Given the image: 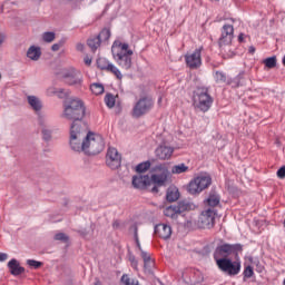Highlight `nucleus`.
<instances>
[{
	"instance_id": "nucleus-48",
	"label": "nucleus",
	"mask_w": 285,
	"mask_h": 285,
	"mask_svg": "<svg viewBox=\"0 0 285 285\" xmlns=\"http://www.w3.org/2000/svg\"><path fill=\"white\" fill-rule=\"evenodd\" d=\"M4 41H6V35L0 33V46H3Z\"/></svg>"
},
{
	"instance_id": "nucleus-54",
	"label": "nucleus",
	"mask_w": 285,
	"mask_h": 285,
	"mask_svg": "<svg viewBox=\"0 0 285 285\" xmlns=\"http://www.w3.org/2000/svg\"><path fill=\"white\" fill-rule=\"evenodd\" d=\"M238 1L244 2V1H246V0H238Z\"/></svg>"
},
{
	"instance_id": "nucleus-27",
	"label": "nucleus",
	"mask_w": 285,
	"mask_h": 285,
	"mask_svg": "<svg viewBox=\"0 0 285 285\" xmlns=\"http://www.w3.org/2000/svg\"><path fill=\"white\" fill-rule=\"evenodd\" d=\"M104 85L99 82H94L90 86V91L92 92V95H104Z\"/></svg>"
},
{
	"instance_id": "nucleus-52",
	"label": "nucleus",
	"mask_w": 285,
	"mask_h": 285,
	"mask_svg": "<svg viewBox=\"0 0 285 285\" xmlns=\"http://www.w3.org/2000/svg\"><path fill=\"white\" fill-rule=\"evenodd\" d=\"M158 104H161V98L158 99Z\"/></svg>"
},
{
	"instance_id": "nucleus-47",
	"label": "nucleus",
	"mask_w": 285,
	"mask_h": 285,
	"mask_svg": "<svg viewBox=\"0 0 285 285\" xmlns=\"http://www.w3.org/2000/svg\"><path fill=\"white\" fill-rule=\"evenodd\" d=\"M8 259L7 253H0V262H6Z\"/></svg>"
},
{
	"instance_id": "nucleus-34",
	"label": "nucleus",
	"mask_w": 285,
	"mask_h": 285,
	"mask_svg": "<svg viewBox=\"0 0 285 285\" xmlns=\"http://www.w3.org/2000/svg\"><path fill=\"white\" fill-rule=\"evenodd\" d=\"M150 168V161L140 163L136 167V173H146Z\"/></svg>"
},
{
	"instance_id": "nucleus-31",
	"label": "nucleus",
	"mask_w": 285,
	"mask_h": 285,
	"mask_svg": "<svg viewBox=\"0 0 285 285\" xmlns=\"http://www.w3.org/2000/svg\"><path fill=\"white\" fill-rule=\"evenodd\" d=\"M96 38L99 39L100 43L108 41L110 39V29H102Z\"/></svg>"
},
{
	"instance_id": "nucleus-33",
	"label": "nucleus",
	"mask_w": 285,
	"mask_h": 285,
	"mask_svg": "<svg viewBox=\"0 0 285 285\" xmlns=\"http://www.w3.org/2000/svg\"><path fill=\"white\" fill-rule=\"evenodd\" d=\"M107 72H111V75H115L118 79H122L121 71H119V68H117L115 65H110L107 69Z\"/></svg>"
},
{
	"instance_id": "nucleus-28",
	"label": "nucleus",
	"mask_w": 285,
	"mask_h": 285,
	"mask_svg": "<svg viewBox=\"0 0 285 285\" xmlns=\"http://www.w3.org/2000/svg\"><path fill=\"white\" fill-rule=\"evenodd\" d=\"M121 284L122 285H139V281L130 277L128 274H124L121 276Z\"/></svg>"
},
{
	"instance_id": "nucleus-20",
	"label": "nucleus",
	"mask_w": 285,
	"mask_h": 285,
	"mask_svg": "<svg viewBox=\"0 0 285 285\" xmlns=\"http://www.w3.org/2000/svg\"><path fill=\"white\" fill-rule=\"evenodd\" d=\"M7 266L9 268V273H11L14 277L26 273V268L21 267V264L16 258L9 261Z\"/></svg>"
},
{
	"instance_id": "nucleus-53",
	"label": "nucleus",
	"mask_w": 285,
	"mask_h": 285,
	"mask_svg": "<svg viewBox=\"0 0 285 285\" xmlns=\"http://www.w3.org/2000/svg\"><path fill=\"white\" fill-rule=\"evenodd\" d=\"M116 226H118V224H117V223H115V224H114V227H116Z\"/></svg>"
},
{
	"instance_id": "nucleus-24",
	"label": "nucleus",
	"mask_w": 285,
	"mask_h": 285,
	"mask_svg": "<svg viewBox=\"0 0 285 285\" xmlns=\"http://www.w3.org/2000/svg\"><path fill=\"white\" fill-rule=\"evenodd\" d=\"M170 175H183V173H188V166H186V164H178V165H174L170 170H169Z\"/></svg>"
},
{
	"instance_id": "nucleus-30",
	"label": "nucleus",
	"mask_w": 285,
	"mask_h": 285,
	"mask_svg": "<svg viewBox=\"0 0 285 285\" xmlns=\"http://www.w3.org/2000/svg\"><path fill=\"white\" fill-rule=\"evenodd\" d=\"M117 102V97L112 94H107L105 96V104L108 108H115V104Z\"/></svg>"
},
{
	"instance_id": "nucleus-25",
	"label": "nucleus",
	"mask_w": 285,
	"mask_h": 285,
	"mask_svg": "<svg viewBox=\"0 0 285 285\" xmlns=\"http://www.w3.org/2000/svg\"><path fill=\"white\" fill-rule=\"evenodd\" d=\"M46 95H47V97H55V95H56V97H59V99H62L65 92H63V89H59L57 87L51 86V87L47 88Z\"/></svg>"
},
{
	"instance_id": "nucleus-22",
	"label": "nucleus",
	"mask_w": 285,
	"mask_h": 285,
	"mask_svg": "<svg viewBox=\"0 0 285 285\" xmlns=\"http://www.w3.org/2000/svg\"><path fill=\"white\" fill-rule=\"evenodd\" d=\"M173 153H175L173 147L161 145L156 149V157L163 160L170 159V157H173Z\"/></svg>"
},
{
	"instance_id": "nucleus-16",
	"label": "nucleus",
	"mask_w": 285,
	"mask_h": 285,
	"mask_svg": "<svg viewBox=\"0 0 285 285\" xmlns=\"http://www.w3.org/2000/svg\"><path fill=\"white\" fill-rule=\"evenodd\" d=\"M132 186H134V188H140V189L149 188L150 176L141 175V174L134 176L132 177Z\"/></svg>"
},
{
	"instance_id": "nucleus-51",
	"label": "nucleus",
	"mask_w": 285,
	"mask_h": 285,
	"mask_svg": "<svg viewBox=\"0 0 285 285\" xmlns=\"http://www.w3.org/2000/svg\"><path fill=\"white\" fill-rule=\"evenodd\" d=\"M96 285H101V282H99V281H96Z\"/></svg>"
},
{
	"instance_id": "nucleus-37",
	"label": "nucleus",
	"mask_w": 285,
	"mask_h": 285,
	"mask_svg": "<svg viewBox=\"0 0 285 285\" xmlns=\"http://www.w3.org/2000/svg\"><path fill=\"white\" fill-rule=\"evenodd\" d=\"M266 68H275L277 66V58L271 57L264 60Z\"/></svg>"
},
{
	"instance_id": "nucleus-6",
	"label": "nucleus",
	"mask_w": 285,
	"mask_h": 285,
	"mask_svg": "<svg viewBox=\"0 0 285 285\" xmlns=\"http://www.w3.org/2000/svg\"><path fill=\"white\" fill-rule=\"evenodd\" d=\"M213 184V178L207 173L198 174L191 179L187 186L189 195H199L203 190H206Z\"/></svg>"
},
{
	"instance_id": "nucleus-40",
	"label": "nucleus",
	"mask_w": 285,
	"mask_h": 285,
	"mask_svg": "<svg viewBox=\"0 0 285 285\" xmlns=\"http://www.w3.org/2000/svg\"><path fill=\"white\" fill-rule=\"evenodd\" d=\"M254 274H255V273L253 272V268H252L250 266H247V267L245 268V271H244V276H245V277L250 278V277H253Z\"/></svg>"
},
{
	"instance_id": "nucleus-32",
	"label": "nucleus",
	"mask_w": 285,
	"mask_h": 285,
	"mask_svg": "<svg viewBox=\"0 0 285 285\" xmlns=\"http://www.w3.org/2000/svg\"><path fill=\"white\" fill-rule=\"evenodd\" d=\"M57 35L52 31H47L42 33V41H45V43H52V41H55Z\"/></svg>"
},
{
	"instance_id": "nucleus-8",
	"label": "nucleus",
	"mask_w": 285,
	"mask_h": 285,
	"mask_svg": "<svg viewBox=\"0 0 285 285\" xmlns=\"http://www.w3.org/2000/svg\"><path fill=\"white\" fill-rule=\"evenodd\" d=\"M194 106L202 110L203 112H207L210 110V106H213V98L208 95V90L205 88H198L194 94Z\"/></svg>"
},
{
	"instance_id": "nucleus-45",
	"label": "nucleus",
	"mask_w": 285,
	"mask_h": 285,
	"mask_svg": "<svg viewBox=\"0 0 285 285\" xmlns=\"http://www.w3.org/2000/svg\"><path fill=\"white\" fill-rule=\"evenodd\" d=\"M83 63H85V66H91V63H92V58L86 56L85 59H83Z\"/></svg>"
},
{
	"instance_id": "nucleus-12",
	"label": "nucleus",
	"mask_w": 285,
	"mask_h": 285,
	"mask_svg": "<svg viewBox=\"0 0 285 285\" xmlns=\"http://www.w3.org/2000/svg\"><path fill=\"white\" fill-rule=\"evenodd\" d=\"M217 214L212 208L204 210L197 220L198 228H213L215 226V216Z\"/></svg>"
},
{
	"instance_id": "nucleus-3",
	"label": "nucleus",
	"mask_w": 285,
	"mask_h": 285,
	"mask_svg": "<svg viewBox=\"0 0 285 285\" xmlns=\"http://www.w3.org/2000/svg\"><path fill=\"white\" fill-rule=\"evenodd\" d=\"M111 53L115 61L125 70H128L132 66V50L126 42L116 40L111 46Z\"/></svg>"
},
{
	"instance_id": "nucleus-14",
	"label": "nucleus",
	"mask_w": 285,
	"mask_h": 285,
	"mask_svg": "<svg viewBox=\"0 0 285 285\" xmlns=\"http://www.w3.org/2000/svg\"><path fill=\"white\" fill-rule=\"evenodd\" d=\"M188 68L195 69L202 66V49H196L185 56Z\"/></svg>"
},
{
	"instance_id": "nucleus-29",
	"label": "nucleus",
	"mask_w": 285,
	"mask_h": 285,
	"mask_svg": "<svg viewBox=\"0 0 285 285\" xmlns=\"http://www.w3.org/2000/svg\"><path fill=\"white\" fill-rule=\"evenodd\" d=\"M111 63L112 62L108 61V59H106V58H98L97 59V67L100 70H108V68H110Z\"/></svg>"
},
{
	"instance_id": "nucleus-23",
	"label": "nucleus",
	"mask_w": 285,
	"mask_h": 285,
	"mask_svg": "<svg viewBox=\"0 0 285 285\" xmlns=\"http://www.w3.org/2000/svg\"><path fill=\"white\" fill-rule=\"evenodd\" d=\"M167 202H177L179 199V189L176 186H170L166 194Z\"/></svg>"
},
{
	"instance_id": "nucleus-17",
	"label": "nucleus",
	"mask_w": 285,
	"mask_h": 285,
	"mask_svg": "<svg viewBox=\"0 0 285 285\" xmlns=\"http://www.w3.org/2000/svg\"><path fill=\"white\" fill-rule=\"evenodd\" d=\"M155 233L161 239H170V236L173 235V227L168 224H158L155 227Z\"/></svg>"
},
{
	"instance_id": "nucleus-50",
	"label": "nucleus",
	"mask_w": 285,
	"mask_h": 285,
	"mask_svg": "<svg viewBox=\"0 0 285 285\" xmlns=\"http://www.w3.org/2000/svg\"><path fill=\"white\" fill-rule=\"evenodd\" d=\"M249 52H255V48L250 47Z\"/></svg>"
},
{
	"instance_id": "nucleus-2",
	"label": "nucleus",
	"mask_w": 285,
	"mask_h": 285,
	"mask_svg": "<svg viewBox=\"0 0 285 285\" xmlns=\"http://www.w3.org/2000/svg\"><path fill=\"white\" fill-rule=\"evenodd\" d=\"M62 119H68L72 121V124H80L81 119L86 117V106L83 105V100L79 98H70L63 105V111L61 115Z\"/></svg>"
},
{
	"instance_id": "nucleus-39",
	"label": "nucleus",
	"mask_w": 285,
	"mask_h": 285,
	"mask_svg": "<svg viewBox=\"0 0 285 285\" xmlns=\"http://www.w3.org/2000/svg\"><path fill=\"white\" fill-rule=\"evenodd\" d=\"M55 239L57 242H68V236L63 233H59L55 235Z\"/></svg>"
},
{
	"instance_id": "nucleus-49",
	"label": "nucleus",
	"mask_w": 285,
	"mask_h": 285,
	"mask_svg": "<svg viewBox=\"0 0 285 285\" xmlns=\"http://www.w3.org/2000/svg\"><path fill=\"white\" fill-rule=\"evenodd\" d=\"M245 38H246V35H244V33H240V35L238 36V40H239V41H244Z\"/></svg>"
},
{
	"instance_id": "nucleus-5",
	"label": "nucleus",
	"mask_w": 285,
	"mask_h": 285,
	"mask_svg": "<svg viewBox=\"0 0 285 285\" xmlns=\"http://www.w3.org/2000/svg\"><path fill=\"white\" fill-rule=\"evenodd\" d=\"M235 32V29L232 24H225L222 30V36L218 41L220 52L224 55V57L230 58L235 56V52L233 51V47L230 46L233 43V35Z\"/></svg>"
},
{
	"instance_id": "nucleus-35",
	"label": "nucleus",
	"mask_w": 285,
	"mask_h": 285,
	"mask_svg": "<svg viewBox=\"0 0 285 285\" xmlns=\"http://www.w3.org/2000/svg\"><path fill=\"white\" fill-rule=\"evenodd\" d=\"M214 77L217 83H226V75L224 72L216 71Z\"/></svg>"
},
{
	"instance_id": "nucleus-15",
	"label": "nucleus",
	"mask_w": 285,
	"mask_h": 285,
	"mask_svg": "<svg viewBox=\"0 0 285 285\" xmlns=\"http://www.w3.org/2000/svg\"><path fill=\"white\" fill-rule=\"evenodd\" d=\"M233 253H235V246L224 244L216 248L214 258H215V261L226 259V257H228V255H233Z\"/></svg>"
},
{
	"instance_id": "nucleus-41",
	"label": "nucleus",
	"mask_w": 285,
	"mask_h": 285,
	"mask_svg": "<svg viewBox=\"0 0 285 285\" xmlns=\"http://www.w3.org/2000/svg\"><path fill=\"white\" fill-rule=\"evenodd\" d=\"M63 47V42H58V43H55V45H52L51 46V50L53 51V52H58V50H61V48Z\"/></svg>"
},
{
	"instance_id": "nucleus-43",
	"label": "nucleus",
	"mask_w": 285,
	"mask_h": 285,
	"mask_svg": "<svg viewBox=\"0 0 285 285\" xmlns=\"http://www.w3.org/2000/svg\"><path fill=\"white\" fill-rule=\"evenodd\" d=\"M277 177L279 179H284L285 178V167H281L278 170H277Z\"/></svg>"
},
{
	"instance_id": "nucleus-9",
	"label": "nucleus",
	"mask_w": 285,
	"mask_h": 285,
	"mask_svg": "<svg viewBox=\"0 0 285 285\" xmlns=\"http://www.w3.org/2000/svg\"><path fill=\"white\" fill-rule=\"evenodd\" d=\"M216 264L227 275H239V271H242V263L239 261L233 262L228 258H217Z\"/></svg>"
},
{
	"instance_id": "nucleus-21",
	"label": "nucleus",
	"mask_w": 285,
	"mask_h": 285,
	"mask_svg": "<svg viewBox=\"0 0 285 285\" xmlns=\"http://www.w3.org/2000/svg\"><path fill=\"white\" fill-rule=\"evenodd\" d=\"M41 47L37 46V45H31L28 49H27V59H29V61H39V59H41Z\"/></svg>"
},
{
	"instance_id": "nucleus-42",
	"label": "nucleus",
	"mask_w": 285,
	"mask_h": 285,
	"mask_svg": "<svg viewBox=\"0 0 285 285\" xmlns=\"http://www.w3.org/2000/svg\"><path fill=\"white\" fill-rule=\"evenodd\" d=\"M129 262H130L132 268H137V266H138L137 258H135V256L132 254L129 255Z\"/></svg>"
},
{
	"instance_id": "nucleus-10",
	"label": "nucleus",
	"mask_w": 285,
	"mask_h": 285,
	"mask_svg": "<svg viewBox=\"0 0 285 285\" xmlns=\"http://www.w3.org/2000/svg\"><path fill=\"white\" fill-rule=\"evenodd\" d=\"M153 106H154L153 98L148 96L140 98L134 106V110H132L134 117H142V115H146V112L153 109Z\"/></svg>"
},
{
	"instance_id": "nucleus-11",
	"label": "nucleus",
	"mask_w": 285,
	"mask_h": 285,
	"mask_svg": "<svg viewBox=\"0 0 285 285\" xmlns=\"http://www.w3.org/2000/svg\"><path fill=\"white\" fill-rule=\"evenodd\" d=\"M193 205L186 202L179 203L177 206H169L164 209L165 217H170V219H177L181 213L185 210H190Z\"/></svg>"
},
{
	"instance_id": "nucleus-38",
	"label": "nucleus",
	"mask_w": 285,
	"mask_h": 285,
	"mask_svg": "<svg viewBox=\"0 0 285 285\" xmlns=\"http://www.w3.org/2000/svg\"><path fill=\"white\" fill-rule=\"evenodd\" d=\"M27 265L30 266V268H41V266H43V263L35 259H27Z\"/></svg>"
},
{
	"instance_id": "nucleus-26",
	"label": "nucleus",
	"mask_w": 285,
	"mask_h": 285,
	"mask_svg": "<svg viewBox=\"0 0 285 285\" xmlns=\"http://www.w3.org/2000/svg\"><path fill=\"white\" fill-rule=\"evenodd\" d=\"M87 46L90 48L91 52H97L101 47V42L99 41V38L92 37L87 40Z\"/></svg>"
},
{
	"instance_id": "nucleus-7",
	"label": "nucleus",
	"mask_w": 285,
	"mask_h": 285,
	"mask_svg": "<svg viewBox=\"0 0 285 285\" xmlns=\"http://www.w3.org/2000/svg\"><path fill=\"white\" fill-rule=\"evenodd\" d=\"M60 77L68 86H75L76 88H81V86H83V76L81 75V71L72 67L62 69Z\"/></svg>"
},
{
	"instance_id": "nucleus-36",
	"label": "nucleus",
	"mask_w": 285,
	"mask_h": 285,
	"mask_svg": "<svg viewBox=\"0 0 285 285\" xmlns=\"http://www.w3.org/2000/svg\"><path fill=\"white\" fill-rule=\"evenodd\" d=\"M208 206L215 207L219 204V196L210 195L207 199Z\"/></svg>"
},
{
	"instance_id": "nucleus-44",
	"label": "nucleus",
	"mask_w": 285,
	"mask_h": 285,
	"mask_svg": "<svg viewBox=\"0 0 285 285\" xmlns=\"http://www.w3.org/2000/svg\"><path fill=\"white\" fill-rule=\"evenodd\" d=\"M76 50H77L78 52H83V51L86 50V45H83V43H81V42H78V43L76 45Z\"/></svg>"
},
{
	"instance_id": "nucleus-1",
	"label": "nucleus",
	"mask_w": 285,
	"mask_h": 285,
	"mask_svg": "<svg viewBox=\"0 0 285 285\" xmlns=\"http://www.w3.org/2000/svg\"><path fill=\"white\" fill-rule=\"evenodd\" d=\"M69 144L71 150L85 155H99L105 148L104 137L96 132L87 134L86 127L77 122L70 126Z\"/></svg>"
},
{
	"instance_id": "nucleus-13",
	"label": "nucleus",
	"mask_w": 285,
	"mask_h": 285,
	"mask_svg": "<svg viewBox=\"0 0 285 285\" xmlns=\"http://www.w3.org/2000/svg\"><path fill=\"white\" fill-rule=\"evenodd\" d=\"M106 164L111 170H117L121 166V155L115 147H109L106 156Z\"/></svg>"
},
{
	"instance_id": "nucleus-18",
	"label": "nucleus",
	"mask_w": 285,
	"mask_h": 285,
	"mask_svg": "<svg viewBox=\"0 0 285 285\" xmlns=\"http://www.w3.org/2000/svg\"><path fill=\"white\" fill-rule=\"evenodd\" d=\"M27 104L31 108V110H33V112H41V110L43 109V102L41 101V98L37 96H27Z\"/></svg>"
},
{
	"instance_id": "nucleus-46",
	"label": "nucleus",
	"mask_w": 285,
	"mask_h": 285,
	"mask_svg": "<svg viewBox=\"0 0 285 285\" xmlns=\"http://www.w3.org/2000/svg\"><path fill=\"white\" fill-rule=\"evenodd\" d=\"M42 135L45 139H50V131L48 129H42Z\"/></svg>"
},
{
	"instance_id": "nucleus-4",
	"label": "nucleus",
	"mask_w": 285,
	"mask_h": 285,
	"mask_svg": "<svg viewBox=\"0 0 285 285\" xmlns=\"http://www.w3.org/2000/svg\"><path fill=\"white\" fill-rule=\"evenodd\" d=\"M155 170L156 174H153L151 177H149L150 186L154 185L151 193H159V188H161V186H167L170 179V165H158L156 166Z\"/></svg>"
},
{
	"instance_id": "nucleus-19",
	"label": "nucleus",
	"mask_w": 285,
	"mask_h": 285,
	"mask_svg": "<svg viewBox=\"0 0 285 285\" xmlns=\"http://www.w3.org/2000/svg\"><path fill=\"white\" fill-rule=\"evenodd\" d=\"M136 244L140 253V257L144 259L145 268H153V264H154L153 257H150V253L141 248V243H139V238L137 236H136Z\"/></svg>"
}]
</instances>
